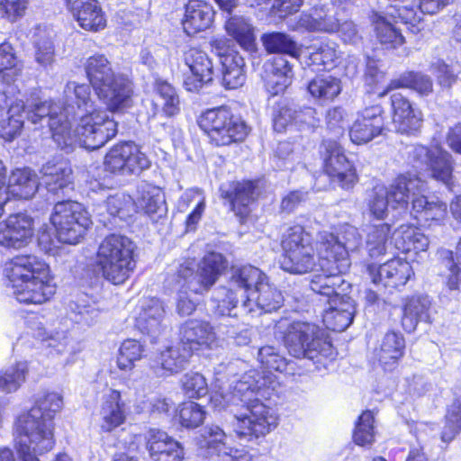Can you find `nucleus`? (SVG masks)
Instances as JSON below:
<instances>
[{"instance_id":"39","label":"nucleus","mask_w":461,"mask_h":461,"mask_svg":"<svg viewBox=\"0 0 461 461\" xmlns=\"http://www.w3.org/2000/svg\"><path fill=\"white\" fill-rule=\"evenodd\" d=\"M340 58L338 44L330 40L314 42L306 48L303 54L304 63L313 69H330L337 66Z\"/></svg>"},{"instance_id":"56","label":"nucleus","mask_w":461,"mask_h":461,"mask_svg":"<svg viewBox=\"0 0 461 461\" xmlns=\"http://www.w3.org/2000/svg\"><path fill=\"white\" fill-rule=\"evenodd\" d=\"M28 370L26 362H18L0 371V391L4 393L15 392L25 380Z\"/></svg>"},{"instance_id":"47","label":"nucleus","mask_w":461,"mask_h":461,"mask_svg":"<svg viewBox=\"0 0 461 461\" xmlns=\"http://www.w3.org/2000/svg\"><path fill=\"white\" fill-rule=\"evenodd\" d=\"M307 90L314 100L326 103L334 100L340 94L342 86L340 79L336 77L319 75L308 83Z\"/></svg>"},{"instance_id":"35","label":"nucleus","mask_w":461,"mask_h":461,"mask_svg":"<svg viewBox=\"0 0 461 461\" xmlns=\"http://www.w3.org/2000/svg\"><path fill=\"white\" fill-rule=\"evenodd\" d=\"M404 352L405 339L402 334L389 331L381 339L375 355L384 371H393L399 366Z\"/></svg>"},{"instance_id":"49","label":"nucleus","mask_w":461,"mask_h":461,"mask_svg":"<svg viewBox=\"0 0 461 461\" xmlns=\"http://www.w3.org/2000/svg\"><path fill=\"white\" fill-rule=\"evenodd\" d=\"M190 357L189 350L180 342L161 351L157 358V364L160 366L165 374L171 375L184 369Z\"/></svg>"},{"instance_id":"8","label":"nucleus","mask_w":461,"mask_h":461,"mask_svg":"<svg viewBox=\"0 0 461 461\" xmlns=\"http://www.w3.org/2000/svg\"><path fill=\"white\" fill-rule=\"evenodd\" d=\"M231 285L240 288L245 300L241 304L244 312L252 316L273 312L284 304V296L267 276L258 267L243 266L233 272Z\"/></svg>"},{"instance_id":"27","label":"nucleus","mask_w":461,"mask_h":461,"mask_svg":"<svg viewBox=\"0 0 461 461\" xmlns=\"http://www.w3.org/2000/svg\"><path fill=\"white\" fill-rule=\"evenodd\" d=\"M37 104H41V102L25 104L23 100L19 99L11 104L6 111L0 110V137L5 141L11 142L20 136L24 126V113H26L28 121L33 124L29 119V112L33 110ZM43 122H47V121L34 123L35 128L37 129L38 125L42 126Z\"/></svg>"},{"instance_id":"37","label":"nucleus","mask_w":461,"mask_h":461,"mask_svg":"<svg viewBox=\"0 0 461 461\" xmlns=\"http://www.w3.org/2000/svg\"><path fill=\"white\" fill-rule=\"evenodd\" d=\"M256 185L252 181L233 182L221 185V196L230 201L232 211L244 219L249 214V206L255 200Z\"/></svg>"},{"instance_id":"40","label":"nucleus","mask_w":461,"mask_h":461,"mask_svg":"<svg viewBox=\"0 0 461 461\" xmlns=\"http://www.w3.org/2000/svg\"><path fill=\"white\" fill-rule=\"evenodd\" d=\"M293 78V67L284 57L275 58L266 67L265 87L272 95L284 93L292 84Z\"/></svg>"},{"instance_id":"7","label":"nucleus","mask_w":461,"mask_h":461,"mask_svg":"<svg viewBox=\"0 0 461 461\" xmlns=\"http://www.w3.org/2000/svg\"><path fill=\"white\" fill-rule=\"evenodd\" d=\"M85 71L91 86L110 111L131 106L132 83L124 75L114 73L110 61L103 54L88 57Z\"/></svg>"},{"instance_id":"16","label":"nucleus","mask_w":461,"mask_h":461,"mask_svg":"<svg viewBox=\"0 0 461 461\" xmlns=\"http://www.w3.org/2000/svg\"><path fill=\"white\" fill-rule=\"evenodd\" d=\"M409 154L414 167L425 168L434 179L447 185L450 184L453 171L451 155L441 147L416 145Z\"/></svg>"},{"instance_id":"59","label":"nucleus","mask_w":461,"mask_h":461,"mask_svg":"<svg viewBox=\"0 0 461 461\" xmlns=\"http://www.w3.org/2000/svg\"><path fill=\"white\" fill-rule=\"evenodd\" d=\"M374 415L370 411H364L356 424L353 438L359 446H368L375 439Z\"/></svg>"},{"instance_id":"5","label":"nucleus","mask_w":461,"mask_h":461,"mask_svg":"<svg viewBox=\"0 0 461 461\" xmlns=\"http://www.w3.org/2000/svg\"><path fill=\"white\" fill-rule=\"evenodd\" d=\"M7 286L20 303L40 305L49 302L56 293L50 266L34 255H21L4 267Z\"/></svg>"},{"instance_id":"19","label":"nucleus","mask_w":461,"mask_h":461,"mask_svg":"<svg viewBox=\"0 0 461 461\" xmlns=\"http://www.w3.org/2000/svg\"><path fill=\"white\" fill-rule=\"evenodd\" d=\"M321 150L323 168L332 181L338 182L342 188H351L357 181L356 170L344 154L343 149L332 140H325Z\"/></svg>"},{"instance_id":"51","label":"nucleus","mask_w":461,"mask_h":461,"mask_svg":"<svg viewBox=\"0 0 461 461\" xmlns=\"http://www.w3.org/2000/svg\"><path fill=\"white\" fill-rule=\"evenodd\" d=\"M22 64L9 43L0 44V82L11 84L21 75Z\"/></svg>"},{"instance_id":"20","label":"nucleus","mask_w":461,"mask_h":461,"mask_svg":"<svg viewBox=\"0 0 461 461\" xmlns=\"http://www.w3.org/2000/svg\"><path fill=\"white\" fill-rule=\"evenodd\" d=\"M384 130L383 107L378 104L371 105L357 112L349 128V138L354 144H366L382 135Z\"/></svg>"},{"instance_id":"48","label":"nucleus","mask_w":461,"mask_h":461,"mask_svg":"<svg viewBox=\"0 0 461 461\" xmlns=\"http://www.w3.org/2000/svg\"><path fill=\"white\" fill-rule=\"evenodd\" d=\"M402 87L411 88L420 95H428L432 93L433 84L427 75L420 72H405L398 78L392 80L387 88L379 95L383 96L390 90Z\"/></svg>"},{"instance_id":"17","label":"nucleus","mask_w":461,"mask_h":461,"mask_svg":"<svg viewBox=\"0 0 461 461\" xmlns=\"http://www.w3.org/2000/svg\"><path fill=\"white\" fill-rule=\"evenodd\" d=\"M212 51L218 56L222 72V84L227 89H236L245 83V61L240 53L230 47L224 37L212 40Z\"/></svg>"},{"instance_id":"22","label":"nucleus","mask_w":461,"mask_h":461,"mask_svg":"<svg viewBox=\"0 0 461 461\" xmlns=\"http://www.w3.org/2000/svg\"><path fill=\"white\" fill-rule=\"evenodd\" d=\"M129 412L130 407L120 391L107 388L103 392L98 410L102 431L111 432L124 424Z\"/></svg>"},{"instance_id":"46","label":"nucleus","mask_w":461,"mask_h":461,"mask_svg":"<svg viewBox=\"0 0 461 461\" xmlns=\"http://www.w3.org/2000/svg\"><path fill=\"white\" fill-rule=\"evenodd\" d=\"M225 30L242 49L248 51L256 50L254 27L245 17L231 16L225 23Z\"/></svg>"},{"instance_id":"21","label":"nucleus","mask_w":461,"mask_h":461,"mask_svg":"<svg viewBox=\"0 0 461 461\" xmlns=\"http://www.w3.org/2000/svg\"><path fill=\"white\" fill-rule=\"evenodd\" d=\"M181 344L192 355L194 351L212 350L219 347V339L212 324L206 321L191 319L179 329Z\"/></svg>"},{"instance_id":"61","label":"nucleus","mask_w":461,"mask_h":461,"mask_svg":"<svg viewBox=\"0 0 461 461\" xmlns=\"http://www.w3.org/2000/svg\"><path fill=\"white\" fill-rule=\"evenodd\" d=\"M461 431V397L456 399L447 409L446 425L441 434L444 442L451 441Z\"/></svg>"},{"instance_id":"57","label":"nucleus","mask_w":461,"mask_h":461,"mask_svg":"<svg viewBox=\"0 0 461 461\" xmlns=\"http://www.w3.org/2000/svg\"><path fill=\"white\" fill-rule=\"evenodd\" d=\"M389 234L390 226L386 223L373 225L368 229L366 244L370 257H377L385 252Z\"/></svg>"},{"instance_id":"2","label":"nucleus","mask_w":461,"mask_h":461,"mask_svg":"<svg viewBox=\"0 0 461 461\" xmlns=\"http://www.w3.org/2000/svg\"><path fill=\"white\" fill-rule=\"evenodd\" d=\"M63 99L62 108L44 101L29 112L33 123L47 121L52 139L61 149H72L77 144L97 149L116 136L117 122L108 111L97 108L89 85L68 82Z\"/></svg>"},{"instance_id":"45","label":"nucleus","mask_w":461,"mask_h":461,"mask_svg":"<svg viewBox=\"0 0 461 461\" xmlns=\"http://www.w3.org/2000/svg\"><path fill=\"white\" fill-rule=\"evenodd\" d=\"M14 438V447L21 461H40L38 456L50 452L55 445V440H51L49 445H43L39 437L15 431Z\"/></svg>"},{"instance_id":"41","label":"nucleus","mask_w":461,"mask_h":461,"mask_svg":"<svg viewBox=\"0 0 461 461\" xmlns=\"http://www.w3.org/2000/svg\"><path fill=\"white\" fill-rule=\"evenodd\" d=\"M431 313V301L428 295L408 297L402 305V328L407 332H411L420 321L430 322Z\"/></svg>"},{"instance_id":"29","label":"nucleus","mask_w":461,"mask_h":461,"mask_svg":"<svg viewBox=\"0 0 461 461\" xmlns=\"http://www.w3.org/2000/svg\"><path fill=\"white\" fill-rule=\"evenodd\" d=\"M391 106L393 123L397 131L412 134L420 130L423 121L422 113L414 108L406 97L400 93L392 95Z\"/></svg>"},{"instance_id":"33","label":"nucleus","mask_w":461,"mask_h":461,"mask_svg":"<svg viewBox=\"0 0 461 461\" xmlns=\"http://www.w3.org/2000/svg\"><path fill=\"white\" fill-rule=\"evenodd\" d=\"M450 211L454 218L461 222V195L452 201ZM440 257L447 269L446 285L449 290H457L461 285V239L456 245L455 254L451 250L443 249L440 251Z\"/></svg>"},{"instance_id":"38","label":"nucleus","mask_w":461,"mask_h":461,"mask_svg":"<svg viewBox=\"0 0 461 461\" xmlns=\"http://www.w3.org/2000/svg\"><path fill=\"white\" fill-rule=\"evenodd\" d=\"M69 9L78 25L86 31L98 32L106 26L104 14L96 0H75Z\"/></svg>"},{"instance_id":"44","label":"nucleus","mask_w":461,"mask_h":461,"mask_svg":"<svg viewBox=\"0 0 461 461\" xmlns=\"http://www.w3.org/2000/svg\"><path fill=\"white\" fill-rule=\"evenodd\" d=\"M395 247L404 252H420L427 251L429 241L420 229L409 224L401 225L393 233Z\"/></svg>"},{"instance_id":"23","label":"nucleus","mask_w":461,"mask_h":461,"mask_svg":"<svg viewBox=\"0 0 461 461\" xmlns=\"http://www.w3.org/2000/svg\"><path fill=\"white\" fill-rule=\"evenodd\" d=\"M165 303L157 297L142 298L137 307L135 318L136 328L152 340L157 339L165 330Z\"/></svg>"},{"instance_id":"13","label":"nucleus","mask_w":461,"mask_h":461,"mask_svg":"<svg viewBox=\"0 0 461 461\" xmlns=\"http://www.w3.org/2000/svg\"><path fill=\"white\" fill-rule=\"evenodd\" d=\"M356 2L357 0H331L329 4L315 5L300 15L297 28L312 32L336 33L341 16H348Z\"/></svg>"},{"instance_id":"64","label":"nucleus","mask_w":461,"mask_h":461,"mask_svg":"<svg viewBox=\"0 0 461 461\" xmlns=\"http://www.w3.org/2000/svg\"><path fill=\"white\" fill-rule=\"evenodd\" d=\"M35 336L42 341L48 342V347L53 348L58 354L68 351V345L71 339L66 331L49 335L44 328H39V331Z\"/></svg>"},{"instance_id":"24","label":"nucleus","mask_w":461,"mask_h":461,"mask_svg":"<svg viewBox=\"0 0 461 461\" xmlns=\"http://www.w3.org/2000/svg\"><path fill=\"white\" fill-rule=\"evenodd\" d=\"M184 62L190 72L184 78V86L187 91L198 92L212 80V63L205 52L189 48L184 53Z\"/></svg>"},{"instance_id":"26","label":"nucleus","mask_w":461,"mask_h":461,"mask_svg":"<svg viewBox=\"0 0 461 461\" xmlns=\"http://www.w3.org/2000/svg\"><path fill=\"white\" fill-rule=\"evenodd\" d=\"M33 235V221L24 213L10 215L0 221V246L21 249L26 246Z\"/></svg>"},{"instance_id":"1","label":"nucleus","mask_w":461,"mask_h":461,"mask_svg":"<svg viewBox=\"0 0 461 461\" xmlns=\"http://www.w3.org/2000/svg\"><path fill=\"white\" fill-rule=\"evenodd\" d=\"M362 244L358 230L348 223L339 226L336 234L326 230L317 235L314 249L311 235L303 226L294 225L283 234L281 247L283 255L281 267L292 274H315L310 283L312 291L326 294L334 293V285H342L341 276L351 266L349 252L357 250Z\"/></svg>"},{"instance_id":"4","label":"nucleus","mask_w":461,"mask_h":461,"mask_svg":"<svg viewBox=\"0 0 461 461\" xmlns=\"http://www.w3.org/2000/svg\"><path fill=\"white\" fill-rule=\"evenodd\" d=\"M426 190V183L418 175H400L388 187L376 185L373 188L367 201L368 211L374 218L383 220L387 217L389 206L393 210L407 209L411 195V213L418 221L424 225L440 222L447 214V204L436 198L429 199L424 195Z\"/></svg>"},{"instance_id":"11","label":"nucleus","mask_w":461,"mask_h":461,"mask_svg":"<svg viewBox=\"0 0 461 461\" xmlns=\"http://www.w3.org/2000/svg\"><path fill=\"white\" fill-rule=\"evenodd\" d=\"M198 124L216 146L242 141L248 134L245 122L236 118L226 107L205 111L199 117Z\"/></svg>"},{"instance_id":"15","label":"nucleus","mask_w":461,"mask_h":461,"mask_svg":"<svg viewBox=\"0 0 461 461\" xmlns=\"http://www.w3.org/2000/svg\"><path fill=\"white\" fill-rule=\"evenodd\" d=\"M149 167L150 160L147 155L131 141L114 145L104 158V167L112 173L138 175Z\"/></svg>"},{"instance_id":"42","label":"nucleus","mask_w":461,"mask_h":461,"mask_svg":"<svg viewBox=\"0 0 461 461\" xmlns=\"http://www.w3.org/2000/svg\"><path fill=\"white\" fill-rule=\"evenodd\" d=\"M400 6H390L386 11L385 16L379 15L374 22L376 37L380 43L387 49H396L404 43V37L395 24L398 22L403 24L405 23L402 21L397 14H395V17L389 14L392 9H398ZM408 26L411 30V25L408 24Z\"/></svg>"},{"instance_id":"36","label":"nucleus","mask_w":461,"mask_h":461,"mask_svg":"<svg viewBox=\"0 0 461 461\" xmlns=\"http://www.w3.org/2000/svg\"><path fill=\"white\" fill-rule=\"evenodd\" d=\"M214 17L212 7L203 0H189L185 5L182 19L184 32L187 35H194L208 29Z\"/></svg>"},{"instance_id":"54","label":"nucleus","mask_w":461,"mask_h":461,"mask_svg":"<svg viewBox=\"0 0 461 461\" xmlns=\"http://www.w3.org/2000/svg\"><path fill=\"white\" fill-rule=\"evenodd\" d=\"M144 346L136 339H125L120 346L117 356V366L122 371H131L135 363L144 356Z\"/></svg>"},{"instance_id":"3","label":"nucleus","mask_w":461,"mask_h":461,"mask_svg":"<svg viewBox=\"0 0 461 461\" xmlns=\"http://www.w3.org/2000/svg\"><path fill=\"white\" fill-rule=\"evenodd\" d=\"M258 359L267 373L249 370L232 382L230 392H225L221 378L217 376L210 396L211 405L218 411L243 406L242 411L234 413L233 429L238 437L249 439L264 437L277 426L276 411L259 398H270L275 390L271 371L285 372L289 366L287 359L273 346L259 348Z\"/></svg>"},{"instance_id":"6","label":"nucleus","mask_w":461,"mask_h":461,"mask_svg":"<svg viewBox=\"0 0 461 461\" xmlns=\"http://www.w3.org/2000/svg\"><path fill=\"white\" fill-rule=\"evenodd\" d=\"M277 330L289 354L296 358H307L317 365L326 366L334 359L336 351L324 330L307 321H280Z\"/></svg>"},{"instance_id":"32","label":"nucleus","mask_w":461,"mask_h":461,"mask_svg":"<svg viewBox=\"0 0 461 461\" xmlns=\"http://www.w3.org/2000/svg\"><path fill=\"white\" fill-rule=\"evenodd\" d=\"M41 173L42 182L50 193H64L65 189L72 188L71 166L61 157H56L47 161L41 167Z\"/></svg>"},{"instance_id":"53","label":"nucleus","mask_w":461,"mask_h":461,"mask_svg":"<svg viewBox=\"0 0 461 461\" xmlns=\"http://www.w3.org/2000/svg\"><path fill=\"white\" fill-rule=\"evenodd\" d=\"M35 61L43 68L50 67L55 61V50L50 32L38 28L34 35Z\"/></svg>"},{"instance_id":"43","label":"nucleus","mask_w":461,"mask_h":461,"mask_svg":"<svg viewBox=\"0 0 461 461\" xmlns=\"http://www.w3.org/2000/svg\"><path fill=\"white\" fill-rule=\"evenodd\" d=\"M38 186V177L30 168L14 169L9 176L7 185L5 184L9 201L12 198L30 199L37 192Z\"/></svg>"},{"instance_id":"62","label":"nucleus","mask_w":461,"mask_h":461,"mask_svg":"<svg viewBox=\"0 0 461 461\" xmlns=\"http://www.w3.org/2000/svg\"><path fill=\"white\" fill-rule=\"evenodd\" d=\"M294 122H298L297 117H295V109L284 103L278 104L273 113L274 130L283 132L287 128L294 127Z\"/></svg>"},{"instance_id":"50","label":"nucleus","mask_w":461,"mask_h":461,"mask_svg":"<svg viewBox=\"0 0 461 461\" xmlns=\"http://www.w3.org/2000/svg\"><path fill=\"white\" fill-rule=\"evenodd\" d=\"M154 91V105L160 107L166 116L171 117L179 112V97L169 83L161 79L157 80Z\"/></svg>"},{"instance_id":"34","label":"nucleus","mask_w":461,"mask_h":461,"mask_svg":"<svg viewBox=\"0 0 461 461\" xmlns=\"http://www.w3.org/2000/svg\"><path fill=\"white\" fill-rule=\"evenodd\" d=\"M133 204L153 221L164 216L167 211L162 189L146 182L138 185Z\"/></svg>"},{"instance_id":"14","label":"nucleus","mask_w":461,"mask_h":461,"mask_svg":"<svg viewBox=\"0 0 461 461\" xmlns=\"http://www.w3.org/2000/svg\"><path fill=\"white\" fill-rule=\"evenodd\" d=\"M226 267V260L221 253L209 252L199 263L194 276L191 268L183 266L178 270V276L185 280L189 291L203 294L216 283Z\"/></svg>"},{"instance_id":"55","label":"nucleus","mask_w":461,"mask_h":461,"mask_svg":"<svg viewBox=\"0 0 461 461\" xmlns=\"http://www.w3.org/2000/svg\"><path fill=\"white\" fill-rule=\"evenodd\" d=\"M262 42L269 53H285L297 57L300 50L297 43L287 34L272 32L262 36Z\"/></svg>"},{"instance_id":"31","label":"nucleus","mask_w":461,"mask_h":461,"mask_svg":"<svg viewBox=\"0 0 461 461\" xmlns=\"http://www.w3.org/2000/svg\"><path fill=\"white\" fill-rule=\"evenodd\" d=\"M145 438L152 461H181L184 458L181 445L166 432L150 429Z\"/></svg>"},{"instance_id":"30","label":"nucleus","mask_w":461,"mask_h":461,"mask_svg":"<svg viewBox=\"0 0 461 461\" xmlns=\"http://www.w3.org/2000/svg\"><path fill=\"white\" fill-rule=\"evenodd\" d=\"M453 0H416L415 5H401L398 9H392L390 15L395 17V14L402 21L411 25V31L414 33L420 31L422 14L434 15L446 8Z\"/></svg>"},{"instance_id":"9","label":"nucleus","mask_w":461,"mask_h":461,"mask_svg":"<svg viewBox=\"0 0 461 461\" xmlns=\"http://www.w3.org/2000/svg\"><path fill=\"white\" fill-rule=\"evenodd\" d=\"M136 245L126 236L111 234L99 244L95 265L102 276L113 285H122L137 265Z\"/></svg>"},{"instance_id":"63","label":"nucleus","mask_w":461,"mask_h":461,"mask_svg":"<svg viewBox=\"0 0 461 461\" xmlns=\"http://www.w3.org/2000/svg\"><path fill=\"white\" fill-rule=\"evenodd\" d=\"M70 309L75 313V321L87 326L95 324L100 316V310L95 303H84V301L81 300L72 303Z\"/></svg>"},{"instance_id":"28","label":"nucleus","mask_w":461,"mask_h":461,"mask_svg":"<svg viewBox=\"0 0 461 461\" xmlns=\"http://www.w3.org/2000/svg\"><path fill=\"white\" fill-rule=\"evenodd\" d=\"M368 272L374 284L393 288L405 285L413 274L410 263L400 258L388 260L378 267L371 265Z\"/></svg>"},{"instance_id":"25","label":"nucleus","mask_w":461,"mask_h":461,"mask_svg":"<svg viewBox=\"0 0 461 461\" xmlns=\"http://www.w3.org/2000/svg\"><path fill=\"white\" fill-rule=\"evenodd\" d=\"M202 447L209 455H215L216 461H253L252 456L244 448H233L228 445V436L219 426H207L203 433Z\"/></svg>"},{"instance_id":"52","label":"nucleus","mask_w":461,"mask_h":461,"mask_svg":"<svg viewBox=\"0 0 461 461\" xmlns=\"http://www.w3.org/2000/svg\"><path fill=\"white\" fill-rule=\"evenodd\" d=\"M230 287L221 286L213 291L212 301L214 303L215 313L225 316L231 315V311L237 307L241 296L240 288L231 285Z\"/></svg>"},{"instance_id":"58","label":"nucleus","mask_w":461,"mask_h":461,"mask_svg":"<svg viewBox=\"0 0 461 461\" xmlns=\"http://www.w3.org/2000/svg\"><path fill=\"white\" fill-rule=\"evenodd\" d=\"M176 417L181 426L186 429H194L203 422L205 411L200 404L185 402L179 405Z\"/></svg>"},{"instance_id":"10","label":"nucleus","mask_w":461,"mask_h":461,"mask_svg":"<svg viewBox=\"0 0 461 461\" xmlns=\"http://www.w3.org/2000/svg\"><path fill=\"white\" fill-rule=\"evenodd\" d=\"M63 407L62 396L55 392H47L38 396L34 405L21 412L15 419L14 431L39 437L44 445L55 440L54 417Z\"/></svg>"},{"instance_id":"18","label":"nucleus","mask_w":461,"mask_h":461,"mask_svg":"<svg viewBox=\"0 0 461 461\" xmlns=\"http://www.w3.org/2000/svg\"><path fill=\"white\" fill-rule=\"evenodd\" d=\"M341 285H334V293L326 294L313 291L320 295L319 301L329 307L324 309L322 321L327 329L341 332L345 330L353 321L355 307L349 297L340 295L339 289Z\"/></svg>"},{"instance_id":"12","label":"nucleus","mask_w":461,"mask_h":461,"mask_svg":"<svg viewBox=\"0 0 461 461\" xmlns=\"http://www.w3.org/2000/svg\"><path fill=\"white\" fill-rule=\"evenodd\" d=\"M50 221L55 228L58 240L67 244H77L92 224L85 207L74 201L57 203Z\"/></svg>"},{"instance_id":"60","label":"nucleus","mask_w":461,"mask_h":461,"mask_svg":"<svg viewBox=\"0 0 461 461\" xmlns=\"http://www.w3.org/2000/svg\"><path fill=\"white\" fill-rule=\"evenodd\" d=\"M184 393L188 398H201L208 393L204 376L198 372H188L181 378Z\"/></svg>"}]
</instances>
